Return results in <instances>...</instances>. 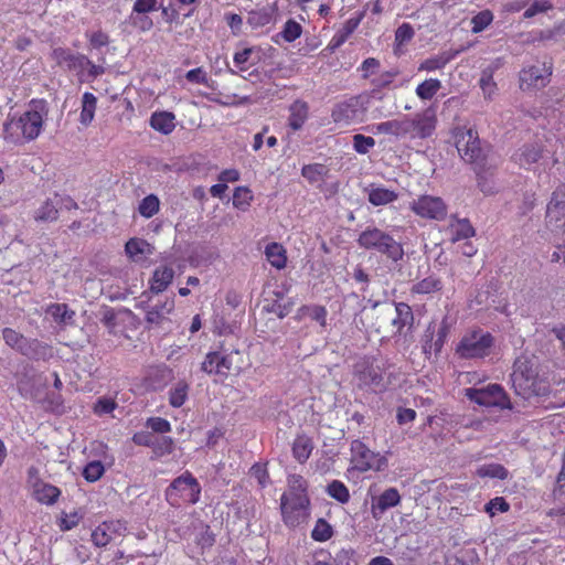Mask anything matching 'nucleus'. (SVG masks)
I'll list each match as a JSON object with an SVG mask.
<instances>
[{"label":"nucleus","instance_id":"a19ab883","mask_svg":"<svg viewBox=\"0 0 565 565\" xmlns=\"http://www.w3.org/2000/svg\"><path fill=\"white\" fill-rule=\"evenodd\" d=\"M299 316L308 315L313 321L318 322L322 328L327 327L328 311L324 306L321 305H303L298 309Z\"/></svg>","mask_w":565,"mask_h":565},{"label":"nucleus","instance_id":"c756f323","mask_svg":"<svg viewBox=\"0 0 565 565\" xmlns=\"http://www.w3.org/2000/svg\"><path fill=\"white\" fill-rule=\"evenodd\" d=\"M174 114L170 111H156L150 117V126L163 134L168 135L173 131L175 124H174Z\"/></svg>","mask_w":565,"mask_h":565},{"label":"nucleus","instance_id":"13d9d810","mask_svg":"<svg viewBox=\"0 0 565 565\" xmlns=\"http://www.w3.org/2000/svg\"><path fill=\"white\" fill-rule=\"evenodd\" d=\"M146 428L156 434H166L171 431V424L162 417H149L146 422Z\"/></svg>","mask_w":565,"mask_h":565},{"label":"nucleus","instance_id":"2f4dec72","mask_svg":"<svg viewBox=\"0 0 565 565\" xmlns=\"http://www.w3.org/2000/svg\"><path fill=\"white\" fill-rule=\"evenodd\" d=\"M360 23V19H349L343 24L342 29L339 30L330 40L328 47L331 51H334L339 49L341 45H343L347 40L350 38V35L355 31Z\"/></svg>","mask_w":565,"mask_h":565},{"label":"nucleus","instance_id":"aec40b11","mask_svg":"<svg viewBox=\"0 0 565 565\" xmlns=\"http://www.w3.org/2000/svg\"><path fill=\"white\" fill-rule=\"evenodd\" d=\"M446 231L449 234L451 243L469 239L476 234V231L468 218L451 217Z\"/></svg>","mask_w":565,"mask_h":565},{"label":"nucleus","instance_id":"e433bc0d","mask_svg":"<svg viewBox=\"0 0 565 565\" xmlns=\"http://www.w3.org/2000/svg\"><path fill=\"white\" fill-rule=\"evenodd\" d=\"M328 173L329 168L322 163L305 164L301 168V175L311 184L324 180Z\"/></svg>","mask_w":565,"mask_h":565},{"label":"nucleus","instance_id":"680f3d73","mask_svg":"<svg viewBox=\"0 0 565 565\" xmlns=\"http://www.w3.org/2000/svg\"><path fill=\"white\" fill-rule=\"evenodd\" d=\"M215 543V535L214 533L212 532L210 525L207 524H202L201 526V532L200 534L196 536V544L202 548V550H205V548H210L214 545Z\"/></svg>","mask_w":565,"mask_h":565},{"label":"nucleus","instance_id":"4468645a","mask_svg":"<svg viewBox=\"0 0 565 565\" xmlns=\"http://www.w3.org/2000/svg\"><path fill=\"white\" fill-rule=\"evenodd\" d=\"M546 223L554 230L565 228V184H561L552 194L546 210Z\"/></svg>","mask_w":565,"mask_h":565},{"label":"nucleus","instance_id":"09e8293b","mask_svg":"<svg viewBox=\"0 0 565 565\" xmlns=\"http://www.w3.org/2000/svg\"><path fill=\"white\" fill-rule=\"evenodd\" d=\"M333 535V529L324 519H318L311 531V537L316 542H326Z\"/></svg>","mask_w":565,"mask_h":565},{"label":"nucleus","instance_id":"6e6d98bb","mask_svg":"<svg viewBox=\"0 0 565 565\" xmlns=\"http://www.w3.org/2000/svg\"><path fill=\"white\" fill-rule=\"evenodd\" d=\"M375 146V140L372 137L361 134L353 136V149L360 154H366Z\"/></svg>","mask_w":565,"mask_h":565},{"label":"nucleus","instance_id":"49530a36","mask_svg":"<svg viewBox=\"0 0 565 565\" xmlns=\"http://www.w3.org/2000/svg\"><path fill=\"white\" fill-rule=\"evenodd\" d=\"M253 201V194L247 186H237L233 193V205L242 211H246Z\"/></svg>","mask_w":565,"mask_h":565},{"label":"nucleus","instance_id":"423d86ee","mask_svg":"<svg viewBox=\"0 0 565 565\" xmlns=\"http://www.w3.org/2000/svg\"><path fill=\"white\" fill-rule=\"evenodd\" d=\"M370 105L369 94H359L350 96L338 102L332 110L331 118L333 122L342 126H350L364 121Z\"/></svg>","mask_w":565,"mask_h":565},{"label":"nucleus","instance_id":"a878e982","mask_svg":"<svg viewBox=\"0 0 565 565\" xmlns=\"http://www.w3.org/2000/svg\"><path fill=\"white\" fill-rule=\"evenodd\" d=\"M395 317L392 319V327L395 334H402L405 327L412 326L414 315L411 306L406 302H394Z\"/></svg>","mask_w":565,"mask_h":565},{"label":"nucleus","instance_id":"b1692460","mask_svg":"<svg viewBox=\"0 0 565 565\" xmlns=\"http://www.w3.org/2000/svg\"><path fill=\"white\" fill-rule=\"evenodd\" d=\"M125 252L132 262H143L152 254V246L142 238H130L125 245Z\"/></svg>","mask_w":565,"mask_h":565},{"label":"nucleus","instance_id":"393cba45","mask_svg":"<svg viewBox=\"0 0 565 565\" xmlns=\"http://www.w3.org/2000/svg\"><path fill=\"white\" fill-rule=\"evenodd\" d=\"M315 448L313 440L306 434L297 435L291 445L292 457L300 465L307 462Z\"/></svg>","mask_w":565,"mask_h":565},{"label":"nucleus","instance_id":"c03bdc74","mask_svg":"<svg viewBox=\"0 0 565 565\" xmlns=\"http://www.w3.org/2000/svg\"><path fill=\"white\" fill-rule=\"evenodd\" d=\"M451 58L452 56L448 53H441L439 55L426 58L419 64L418 71L434 72L441 70L450 62Z\"/></svg>","mask_w":565,"mask_h":565},{"label":"nucleus","instance_id":"5fc2aeb1","mask_svg":"<svg viewBox=\"0 0 565 565\" xmlns=\"http://www.w3.org/2000/svg\"><path fill=\"white\" fill-rule=\"evenodd\" d=\"M271 20V15L266 9L250 10L247 17V23L253 28H262L267 25Z\"/></svg>","mask_w":565,"mask_h":565},{"label":"nucleus","instance_id":"052dcab7","mask_svg":"<svg viewBox=\"0 0 565 565\" xmlns=\"http://www.w3.org/2000/svg\"><path fill=\"white\" fill-rule=\"evenodd\" d=\"M151 448L156 456H163L166 454H170L173 450V440L170 437L156 436L154 445H152Z\"/></svg>","mask_w":565,"mask_h":565},{"label":"nucleus","instance_id":"c85d7f7f","mask_svg":"<svg viewBox=\"0 0 565 565\" xmlns=\"http://www.w3.org/2000/svg\"><path fill=\"white\" fill-rule=\"evenodd\" d=\"M443 287L444 284L440 277L429 275L414 284L411 288V292L413 295H430L440 291Z\"/></svg>","mask_w":565,"mask_h":565},{"label":"nucleus","instance_id":"20e7f679","mask_svg":"<svg viewBox=\"0 0 565 565\" xmlns=\"http://www.w3.org/2000/svg\"><path fill=\"white\" fill-rule=\"evenodd\" d=\"M356 243L361 248L384 255L395 263L404 256L403 245L376 226H369L362 231Z\"/></svg>","mask_w":565,"mask_h":565},{"label":"nucleus","instance_id":"f8f14e48","mask_svg":"<svg viewBox=\"0 0 565 565\" xmlns=\"http://www.w3.org/2000/svg\"><path fill=\"white\" fill-rule=\"evenodd\" d=\"M551 75L552 66L545 63L524 67L519 73V86L523 92L543 88L550 83Z\"/></svg>","mask_w":565,"mask_h":565},{"label":"nucleus","instance_id":"603ef678","mask_svg":"<svg viewBox=\"0 0 565 565\" xmlns=\"http://www.w3.org/2000/svg\"><path fill=\"white\" fill-rule=\"evenodd\" d=\"M493 13L490 10H482L471 19L472 33H480L493 21Z\"/></svg>","mask_w":565,"mask_h":565},{"label":"nucleus","instance_id":"69168bd1","mask_svg":"<svg viewBox=\"0 0 565 565\" xmlns=\"http://www.w3.org/2000/svg\"><path fill=\"white\" fill-rule=\"evenodd\" d=\"M413 36H414L413 26L409 23L404 22L395 31V43L397 45H403V44L409 42L413 39Z\"/></svg>","mask_w":565,"mask_h":565},{"label":"nucleus","instance_id":"8fccbe9b","mask_svg":"<svg viewBox=\"0 0 565 565\" xmlns=\"http://www.w3.org/2000/svg\"><path fill=\"white\" fill-rule=\"evenodd\" d=\"M480 88L482 89L483 96L486 99L491 100L497 93V83L493 79L492 71L484 70L481 74Z\"/></svg>","mask_w":565,"mask_h":565},{"label":"nucleus","instance_id":"de8ad7c7","mask_svg":"<svg viewBox=\"0 0 565 565\" xmlns=\"http://www.w3.org/2000/svg\"><path fill=\"white\" fill-rule=\"evenodd\" d=\"M160 202L154 194H149L141 200L138 212L141 216L150 218L159 212Z\"/></svg>","mask_w":565,"mask_h":565},{"label":"nucleus","instance_id":"473e14b6","mask_svg":"<svg viewBox=\"0 0 565 565\" xmlns=\"http://www.w3.org/2000/svg\"><path fill=\"white\" fill-rule=\"evenodd\" d=\"M173 279V270L168 267H160L153 271L149 281L151 291L159 294L163 291Z\"/></svg>","mask_w":565,"mask_h":565},{"label":"nucleus","instance_id":"a18cd8bd","mask_svg":"<svg viewBox=\"0 0 565 565\" xmlns=\"http://www.w3.org/2000/svg\"><path fill=\"white\" fill-rule=\"evenodd\" d=\"M327 493L332 499L344 504L350 500V492L348 487L340 480L331 481L327 487Z\"/></svg>","mask_w":565,"mask_h":565},{"label":"nucleus","instance_id":"ea45409f","mask_svg":"<svg viewBox=\"0 0 565 565\" xmlns=\"http://www.w3.org/2000/svg\"><path fill=\"white\" fill-rule=\"evenodd\" d=\"M174 309V301L170 300L164 302L162 306H156L151 310L147 312L146 319L150 323H162L166 319L170 320L168 317Z\"/></svg>","mask_w":565,"mask_h":565},{"label":"nucleus","instance_id":"9d476101","mask_svg":"<svg viewBox=\"0 0 565 565\" xmlns=\"http://www.w3.org/2000/svg\"><path fill=\"white\" fill-rule=\"evenodd\" d=\"M406 137L411 139H427L435 134L437 114L434 107L416 113L413 117L404 116Z\"/></svg>","mask_w":565,"mask_h":565},{"label":"nucleus","instance_id":"4c0bfd02","mask_svg":"<svg viewBox=\"0 0 565 565\" xmlns=\"http://www.w3.org/2000/svg\"><path fill=\"white\" fill-rule=\"evenodd\" d=\"M476 475L479 478H492L505 480L509 477L508 469L501 463H486L477 468Z\"/></svg>","mask_w":565,"mask_h":565},{"label":"nucleus","instance_id":"e2e57ef3","mask_svg":"<svg viewBox=\"0 0 565 565\" xmlns=\"http://www.w3.org/2000/svg\"><path fill=\"white\" fill-rule=\"evenodd\" d=\"M82 520V515L77 512H71V513H63L60 521H58V527L61 531H70L78 525V523Z\"/></svg>","mask_w":565,"mask_h":565},{"label":"nucleus","instance_id":"338daca9","mask_svg":"<svg viewBox=\"0 0 565 565\" xmlns=\"http://www.w3.org/2000/svg\"><path fill=\"white\" fill-rule=\"evenodd\" d=\"M380 68V61L375 57L365 58L359 67L363 79L370 78Z\"/></svg>","mask_w":565,"mask_h":565},{"label":"nucleus","instance_id":"864d4df0","mask_svg":"<svg viewBox=\"0 0 565 565\" xmlns=\"http://www.w3.org/2000/svg\"><path fill=\"white\" fill-rule=\"evenodd\" d=\"M105 472V467L99 460L89 461L83 469V477L88 482H96Z\"/></svg>","mask_w":565,"mask_h":565},{"label":"nucleus","instance_id":"a211bd4d","mask_svg":"<svg viewBox=\"0 0 565 565\" xmlns=\"http://www.w3.org/2000/svg\"><path fill=\"white\" fill-rule=\"evenodd\" d=\"M51 57L58 66L66 67L67 70H82L86 62V56L83 54H75L70 49L55 47Z\"/></svg>","mask_w":565,"mask_h":565},{"label":"nucleus","instance_id":"6e6552de","mask_svg":"<svg viewBox=\"0 0 565 565\" xmlns=\"http://www.w3.org/2000/svg\"><path fill=\"white\" fill-rule=\"evenodd\" d=\"M280 512L286 526L292 529L300 526L310 516L309 495H281Z\"/></svg>","mask_w":565,"mask_h":565},{"label":"nucleus","instance_id":"c9c22d12","mask_svg":"<svg viewBox=\"0 0 565 565\" xmlns=\"http://www.w3.org/2000/svg\"><path fill=\"white\" fill-rule=\"evenodd\" d=\"M541 157L542 148L540 146L531 145L524 146L520 152L515 153L514 160L521 167H526L537 162Z\"/></svg>","mask_w":565,"mask_h":565},{"label":"nucleus","instance_id":"5701e85b","mask_svg":"<svg viewBox=\"0 0 565 565\" xmlns=\"http://www.w3.org/2000/svg\"><path fill=\"white\" fill-rule=\"evenodd\" d=\"M60 495L61 490L51 483L36 480L33 484V497L42 504L52 505L57 502Z\"/></svg>","mask_w":565,"mask_h":565},{"label":"nucleus","instance_id":"f704fd0d","mask_svg":"<svg viewBox=\"0 0 565 565\" xmlns=\"http://www.w3.org/2000/svg\"><path fill=\"white\" fill-rule=\"evenodd\" d=\"M375 134L390 135L396 138L406 137L404 117L402 119H393L380 122L374 127Z\"/></svg>","mask_w":565,"mask_h":565},{"label":"nucleus","instance_id":"0eeeda50","mask_svg":"<svg viewBox=\"0 0 565 565\" xmlns=\"http://www.w3.org/2000/svg\"><path fill=\"white\" fill-rule=\"evenodd\" d=\"M465 396L472 403L487 408H498L500 411H511L513 404L504 387L492 383L481 388L468 387L465 390Z\"/></svg>","mask_w":565,"mask_h":565},{"label":"nucleus","instance_id":"7c9ffc66","mask_svg":"<svg viewBox=\"0 0 565 565\" xmlns=\"http://www.w3.org/2000/svg\"><path fill=\"white\" fill-rule=\"evenodd\" d=\"M97 109V97L89 92H85L82 96V107L79 114V121L85 127L89 126L95 117Z\"/></svg>","mask_w":565,"mask_h":565},{"label":"nucleus","instance_id":"f257e3e1","mask_svg":"<svg viewBox=\"0 0 565 565\" xmlns=\"http://www.w3.org/2000/svg\"><path fill=\"white\" fill-rule=\"evenodd\" d=\"M49 110L44 99H32L29 108L4 124V139L13 143L35 140L44 126Z\"/></svg>","mask_w":565,"mask_h":565},{"label":"nucleus","instance_id":"79ce46f5","mask_svg":"<svg viewBox=\"0 0 565 565\" xmlns=\"http://www.w3.org/2000/svg\"><path fill=\"white\" fill-rule=\"evenodd\" d=\"M440 88L441 82L438 78H428L417 85L415 93L422 100H429Z\"/></svg>","mask_w":565,"mask_h":565},{"label":"nucleus","instance_id":"1a4fd4ad","mask_svg":"<svg viewBox=\"0 0 565 565\" xmlns=\"http://www.w3.org/2000/svg\"><path fill=\"white\" fill-rule=\"evenodd\" d=\"M241 352L237 349H227L225 343H221L217 351L209 352L201 369L209 375H217L226 379L231 371L234 369V358L239 356Z\"/></svg>","mask_w":565,"mask_h":565},{"label":"nucleus","instance_id":"bb28decb","mask_svg":"<svg viewBox=\"0 0 565 565\" xmlns=\"http://www.w3.org/2000/svg\"><path fill=\"white\" fill-rule=\"evenodd\" d=\"M264 254L266 256L267 262L271 265V267L277 270H282L287 267L288 256L287 249L282 244L273 242L266 245Z\"/></svg>","mask_w":565,"mask_h":565},{"label":"nucleus","instance_id":"cd10ccee","mask_svg":"<svg viewBox=\"0 0 565 565\" xmlns=\"http://www.w3.org/2000/svg\"><path fill=\"white\" fill-rule=\"evenodd\" d=\"M309 105L307 102L297 99L289 107L288 126L297 131L302 128L308 119Z\"/></svg>","mask_w":565,"mask_h":565},{"label":"nucleus","instance_id":"3c124183","mask_svg":"<svg viewBox=\"0 0 565 565\" xmlns=\"http://www.w3.org/2000/svg\"><path fill=\"white\" fill-rule=\"evenodd\" d=\"M301 34L302 26L294 19H288L280 31L281 38L288 43L295 42Z\"/></svg>","mask_w":565,"mask_h":565},{"label":"nucleus","instance_id":"ddd939ff","mask_svg":"<svg viewBox=\"0 0 565 565\" xmlns=\"http://www.w3.org/2000/svg\"><path fill=\"white\" fill-rule=\"evenodd\" d=\"M353 376L359 388L383 387V371L374 365L370 359L364 358L354 365Z\"/></svg>","mask_w":565,"mask_h":565},{"label":"nucleus","instance_id":"4d7b16f0","mask_svg":"<svg viewBox=\"0 0 565 565\" xmlns=\"http://www.w3.org/2000/svg\"><path fill=\"white\" fill-rule=\"evenodd\" d=\"M510 510L509 502L503 497H495L491 499L484 507V511L494 516L497 512L505 513Z\"/></svg>","mask_w":565,"mask_h":565},{"label":"nucleus","instance_id":"9b49d317","mask_svg":"<svg viewBox=\"0 0 565 565\" xmlns=\"http://www.w3.org/2000/svg\"><path fill=\"white\" fill-rule=\"evenodd\" d=\"M411 211L425 220L443 221L446 218L448 207L440 196L429 194L419 195L409 204Z\"/></svg>","mask_w":565,"mask_h":565},{"label":"nucleus","instance_id":"39448f33","mask_svg":"<svg viewBox=\"0 0 565 565\" xmlns=\"http://www.w3.org/2000/svg\"><path fill=\"white\" fill-rule=\"evenodd\" d=\"M494 343L495 339L489 331L476 328L462 335L456 347V353L467 360L484 359L492 352Z\"/></svg>","mask_w":565,"mask_h":565},{"label":"nucleus","instance_id":"72a5a7b5","mask_svg":"<svg viewBox=\"0 0 565 565\" xmlns=\"http://www.w3.org/2000/svg\"><path fill=\"white\" fill-rule=\"evenodd\" d=\"M60 198L57 194L54 195L53 199H47L42 203V205L35 212L36 221H55L58 217V204Z\"/></svg>","mask_w":565,"mask_h":565},{"label":"nucleus","instance_id":"4be33fe9","mask_svg":"<svg viewBox=\"0 0 565 565\" xmlns=\"http://www.w3.org/2000/svg\"><path fill=\"white\" fill-rule=\"evenodd\" d=\"M367 201L373 206L386 205L395 202L398 199V193L394 190H390L382 184H370L366 189Z\"/></svg>","mask_w":565,"mask_h":565},{"label":"nucleus","instance_id":"6ab92c4d","mask_svg":"<svg viewBox=\"0 0 565 565\" xmlns=\"http://www.w3.org/2000/svg\"><path fill=\"white\" fill-rule=\"evenodd\" d=\"M179 493L182 500L190 504H194L200 500L201 486L189 471L179 476Z\"/></svg>","mask_w":565,"mask_h":565},{"label":"nucleus","instance_id":"37998d69","mask_svg":"<svg viewBox=\"0 0 565 565\" xmlns=\"http://www.w3.org/2000/svg\"><path fill=\"white\" fill-rule=\"evenodd\" d=\"M288 490L281 495L308 494V482L301 475H290L287 479Z\"/></svg>","mask_w":565,"mask_h":565},{"label":"nucleus","instance_id":"bf43d9fd","mask_svg":"<svg viewBox=\"0 0 565 565\" xmlns=\"http://www.w3.org/2000/svg\"><path fill=\"white\" fill-rule=\"evenodd\" d=\"M47 312L57 322H65L66 319H71L73 315L72 311L70 312L68 306L66 303H52L49 306Z\"/></svg>","mask_w":565,"mask_h":565},{"label":"nucleus","instance_id":"2eb2a0df","mask_svg":"<svg viewBox=\"0 0 565 565\" xmlns=\"http://www.w3.org/2000/svg\"><path fill=\"white\" fill-rule=\"evenodd\" d=\"M2 338L10 348L28 358L34 356L38 347H40L38 340H30L11 328H4L2 330Z\"/></svg>","mask_w":565,"mask_h":565},{"label":"nucleus","instance_id":"412c9836","mask_svg":"<svg viewBox=\"0 0 565 565\" xmlns=\"http://www.w3.org/2000/svg\"><path fill=\"white\" fill-rule=\"evenodd\" d=\"M121 526L119 521H105L100 523L96 529L92 532V542L97 547L107 546L115 533H117L118 529Z\"/></svg>","mask_w":565,"mask_h":565},{"label":"nucleus","instance_id":"f3484780","mask_svg":"<svg viewBox=\"0 0 565 565\" xmlns=\"http://www.w3.org/2000/svg\"><path fill=\"white\" fill-rule=\"evenodd\" d=\"M402 497L396 488L384 490L379 497L372 500L371 514L375 520L382 518L388 509L395 508L401 503Z\"/></svg>","mask_w":565,"mask_h":565},{"label":"nucleus","instance_id":"58836bf2","mask_svg":"<svg viewBox=\"0 0 565 565\" xmlns=\"http://www.w3.org/2000/svg\"><path fill=\"white\" fill-rule=\"evenodd\" d=\"M397 75H398V71L392 70V71L382 72L377 76L371 78V81H370V84L372 86L371 95L376 96L383 89L390 87V85L393 83L394 78Z\"/></svg>","mask_w":565,"mask_h":565},{"label":"nucleus","instance_id":"dca6fc26","mask_svg":"<svg viewBox=\"0 0 565 565\" xmlns=\"http://www.w3.org/2000/svg\"><path fill=\"white\" fill-rule=\"evenodd\" d=\"M351 462L360 472H366L373 468L376 455L360 439L351 443Z\"/></svg>","mask_w":565,"mask_h":565},{"label":"nucleus","instance_id":"0e129e2a","mask_svg":"<svg viewBox=\"0 0 565 565\" xmlns=\"http://www.w3.org/2000/svg\"><path fill=\"white\" fill-rule=\"evenodd\" d=\"M117 407V403L113 398L102 397L94 404L93 411L96 415L103 416L110 414Z\"/></svg>","mask_w":565,"mask_h":565},{"label":"nucleus","instance_id":"774afa93","mask_svg":"<svg viewBox=\"0 0 565 565\" xmlns=\"http://www.w3.org/2000/svg\"><path fill=\"white\" fill-rule=\"evenodd\" d=\"M89 45L93 49H100L109 44V36L106 32L98 30L90 34H86Z\"/></svg>","mask_w":565,"mask_h":565},{"label":"nucleus","instance_id":"7ed1b4c3","mask_svg":"<svg viewBox=\"0 0 565 565\" xmlns=\"http://www.w3.org/2000/svg\"><path fill=\"white\" fill-rule=\"evenodd\" d=\"M452 138L460 157L475 167L480 190L484 193H492V186L482 177L486 154L480 146L478 131L471 127L458 126L452 130Z\"/></svg>","mask_w":565,"mask_h":565},{"label":"nucleus","instance_id":"f03ea898","mask_svg":"<svg viewBox=\"0 0 565 565\" xmlns=\"http://www.w3.org/2000/svg\"><path fill=\"white\" fill-rule=\"evenodd\" d=\"M511 383L514 393L525 399L551 393L548 379L541 375L537 365L524 355L516 358L513 363Z\"/></svg>","mask_w":565,"mask_h":565}]
</instances>
